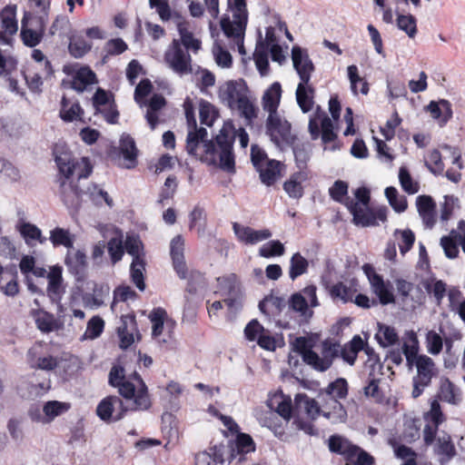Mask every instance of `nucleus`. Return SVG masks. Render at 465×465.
<instances>
[{
    "mask_svg": "<svg viewBox=\"0 0 465 465\" xmlns=\"http://www.w3.org/2000/svg\"><path fill=\"white\" fill-rule=\"evenodd\" d=\"M311 145L310 144H296L293 146V154L297 167L301 172L307 167V163L311 158Z\"/></svg>",
    "mask_w": 465,
    "mask_h": 465,
    "instance_id": "obj_46",
    "label": "nucleus"
},
{
    "mask_svg": "<svg viewBox=\"0 0 465 465\" xmlns=\"http://www.w3.org/2000/svg\"><path fill=\"white\" fill-rule=\"evenodd\" d=\"M70 405L58 401H49L43 406V412L45 413V420L50 423L56 417L67 411Z\"/></svg>",
    "mask_w": 465,
    "mask_h": 465,
    "instance_id": "obj_43",
    "label": "nucleus"
},
{
    "mask_svg": "<svg viewBox=\"0 0 465 465\" xmlns=\"http://www.w3.org/2000/svg\"><path fill=\"white\" fill-rule=\"evenodd\" d=\"M373 292L378 296L382 305L395 302V297L392 292V285L390 282H385L382 276H374L373 282L371 285Z\"/></svg>",
    "mask_w": 465,
    "mask_h": 465,
    "instance_id": "obj_19",
    "label": "nucleus"
},
{
    "mask_svg": "<svg viewBox=\"0 0 465 465\" xmlns=\"http://www.w3.org/2000/svg\"><path fill=\"white\" fill-rule=\"evenodd\" d=\"M424 420L427 423L440 426L443 422V414L440 405L437 401H433L430 404V410L424 414Z\"/></svg>",
    "mask_w": 465,
    "mask_h": 465,
    "instance_id": "obj_64",
    "label": "nucleus"
},
{
    "mask_svg": "<svg viewBox=\"0 0 465 465\" xmlns=\"http://www.w3.org/2000/svg\"><path fill=\"white\" fill-rule=\"evenodd\" d=\"M314 88L312 84L299 83L296 89V101L302 111V113H308L312 109L314 101Z\"/></svg>",
    "mask_w": 465,
    "mask_h": 465,
    "instance_id": "obj_21",
    "label": "nucleus"
},
{
    "mask_svg": "<svg viewBox=\"0 0 465 465\" xmlns=\"http://www.w3.org/2000/svg\"><path fill=\"white\" fill-rule=\"evenodd\" d=\"M104 328V320L100 316H94L87 322V327L84 334V338L91 340L96 339L101 335Z\"/></svg>",
    "mask_w": 465,
    "mask_h": 465,
    "instance_id": "obj_55",
    "label": "nucleus"
},
{
    "mask_svg": "<svg viewBox=\"0 0 465 465\" xmlns=\"http://www.w3.org/2000/svg\"><path fill=\"white\" fill-rule=\"evenodd\" d=\"M37 328L43 332H51L54 328V315L44 311L34 313Z\"/></svg>",
    "mask_w": 465,
    "mask_h": 465,
    "instance_id": "obj_51",
    "label": "nucleus"
},
{
    "mask_svg": "<svg viewBox=\"0 0 465 465\" xmlns=\"http://www.w3.org/2000/svg\"><path fill=\"white\" fill-rule=\"evenodd\" d=\"M302 361L312 366L314 370L319 371H327L332 363L331 358H321L314 351H305L302 357Z\"/></svg>",
    "mask_w": 465,
    "mask_h": 465,
    "instance_id": "obj_38",
    "label": "nucleus"
},
{
    "mask_svg": "<svg viewBox=\"0 0 465 465\" xmlns=\"http://www.w3.org/2000/svg\"><path fill=\"white\" fill-rule=\"evenodd\" d=\"M255 450V443L252 438L243 432H238L235 446L230 450V462L236 457V454H246Z\"/></svg>",
    "mask_w": 465,
    "mask_h": 465,
    "instance_id": "obj_28",
    "label": "nucleus"
},
{
    "mask_svg": "<svg viewBox=\"0 0 465 465\" xmlns=\"http://www.w3.org/2000/svg\"><path fill=\"white\" fill-rule=\"evenodd\" d=\"M309 268L308 261L300 253L295 252L290 260L289 277L294 281L301 275L307 272Z\"/></svg>",
    "mask_w": 465,
    "mask_h": 465,
    "instance_id": "obj_36",
    "label": "nucleus"
},
{
    "mask_svg": "<svg viewBox=\"0 0 465 465\" xmlns=\"http://www.w3.org/2000/svg\"><path fill=\"white\" fill-rule=\"evenodd\" d=\"M64 264L68 272L74 275L76 281H83L88 266L87 256L82 250H67L64 257Z\"/></svg>",
    "mask_w": 465,
    "mask_h": 465,
    "instance_id": "obj_9",
    "label": "nucleus"
},
{
    "mask_svg": "<svg viewBox=\"0 0 465 465\" xmlns=\"http://www.w3.org/2000/svg\"><path fill=\"white\" fill-rule=\"evenodd\" d=\"M386 219V207L379 208L377 211H373L368 208V206L365 209L361 206L360 209L354 213L352 222L355 225L369 227L378 225V220L381 222H385Z\"/></svg>",
    "mask_w": 465,
    "mask_h": 465,
    "instance_id": "obj_12",
    "label": "nucleus"
},
{
    "mask_svg": "<svg viewBox=\"0 0 465 465\" xmlns=\"http://www.w3.org/2000/svg\"><path fill=\"white\" fill-rule=\"evenodd\" d=\"M25 79L28 85V88L34 93H41L43 79H45V70H37L35 72L29 71L28 74L25 75Z\"/></svg>",
    "mask_w": 465,
    "mask_h": 465,
    "instance_id": "obj_56",
    "label": "nucleus"
},
{
    "mask_svg": "<svg viewBox=\"0 0 465 465\" xmlns=\"http://www.w3.org/2000/svg\"><path fill=\"white\" fill-rule=\"evenodd\" d=\"M304 176L302 172L293 173L289 180L284 182L283 190L293 199H300L303 195V187L301 184L300 178Z\"/></svg>",
    "mask_w": 465,
    "mask_h": 465,
    "instance_id": "obj_39",
    "label": "nucleus"
},
{
    "mask_svg": "<svg viewBox=\"0 0 465 465\" xmlns=\"http://www.w3.org/2000/svg\"><path fill=\"white\" fill-rule=\"evenodd\" d=\"M199 115L202 124H205L207 126L213 125L216 117L214 106L209 102L202 99L199 104Z\"/></svg>",
    "mask_w": 465,
    "mask_h": 465,
    "instance_id": "obj_50",
    "label": "nucleus"
},
{
    "mask_svg": "<svg viewBox=\"0 0 465 465\" xmlns=\"http://www.w3.org/2000/svg\"><path fill=\"white\" fill-rule=\"evenodd\" d=\"M348 77L351 82V89L353 94L357 95V84L361 83V93L367 94L369 93V84L366 81H363L358 74V67L355 64L349 65L347 68Z\"/></svg>",
    "mask_w": 465,
    "mask_h": 465,
    "instance_id": "obj_49",
    "label": "nucleus"
},
{
    "mask_svg": "<svg viewBox=\"0 0 465 465\" xmlns=\"http://www.w3.org/2000/svg\"><path fill=\"white\" fill-rule=\"evenodd\" d=\"M16 7L15 5H6L0 12L1 27L12 35L17 32V21L15 19Z\"/></svg>",
    "mask_w": 465,
    "mask_h": 465,
    "instance_id": "obj_31",
    "label": "nucleus"
},
{
    "mask_svg": "<svg viewBox=\"0 0 465 465\" xmlns=\"http://www.w3.org/2000/svg\"><path fill=\"white\" fill-rule=\"evenodd\" d=\"M145 259L135 258V260L132 261L130 266V274L132 282L135 284V286L140 291H144L145 283L143 272L145 271Z\"/></svg>",
    "mask_w": 465,
    "mask_h": 465,
    "instance_id": "obj_33",
    "label": "nucleus"
},
{
    "mask_svg": "<svg viewBox=\"0 0 465 465\" xmlns=\"http://www.w3.org/2000/svg\"><path fill=\"white\" fill-rule=\"evenodd\" d=\"M282 95V86L278 82L273 83L262 96V107L271 114L277 113Z\"/></svg>",
    "mask_w": 465,
    "mask_h": 465,
    "instance_id": "obj_23",
    "label": "nucleus"
},
{
    "mask_svg": "<svg viewBox=\"0 0 465 465\" xmlns=\"http://www.w3.org/2000/svg\"><path fill=\"white\" fill-rule=\"evenodd\" d=\"M328 447L331 452L342 455L346 461H352L356 457L359 447L341 435H331L328 440Z\"/></svg>",
    "mask_w": 465,
    "mask_h": 465,
    "instance_id": "obj_13",
    "label": "nucleus"
},
{
    "mask_svg": "<svg viewBox=\"0 0 465 465\" xmlns=\"http://www.w3.org/2000/svg\"><path fill=\"white\" fill-rule=\"evenodd\" d=\"M426 347L430 354H440L443 347L441 336L434 331H429L426 333Z\"/></svg>",
    "mask_w": 465,
    "mask_h": 465,
    "instance_id": "obj_58",
    "label": "nucleus"
},
{
    "mask_svg": "<svg viewBox=\"0 0 465 465\" xmlns=\"http://www.w3.org/2000/svg\"><path fill=\"white\" fill-rule=\"evenodd\" d=\"M385 196L396 213H402L408 207L407 199L404 195H399L398 190L393 186L385 189Z\"/></svg>",
    "mask_w": 465,
    "mask_h": 465,
    "instance_id": "obj_40",
    "label": "nucleus"
},
{
    "mask_svg": "<svg viewBox=\"0 0 465 465\" xmlns=\"http://www.w3.org/2000/svg\"><path fill=\"white\" fill-rule=\"evenodd\" d=\"M399 180L401 188L409 194H414L419 191V184L413 182L409 171L405 167L400 168Z\"/></svg>",
    "mask_w": 465,
    "mask_h": 465,
    "instance_id": "obj_60",
    "label": "nucleus"
},
{
    "mask_svg": "<svg viewBox=\"0 0 465 465\" xmlns=\"http://www.w3.org/2000/svg\"><path fill=\"white\" fill-rule=\"evenodd\" d=\"M114 153L123 155L124 160L127 162L124 165L126 168L134 167L137 163L138 150L134 138L130 134H123L120 138L119 147H112L110 150V155Z\"/></svg>",
    "mask_w": 465,
    "mask_h": 465,
    "instance_id": "obj_10",
    "label": "nucleus"
},
{
    "mask_svg": "<svg viewBox=\"0 0 465 465\" xmlns=\"http://www.w3.org/2000/svg\"><path fill=\"white\" fill-rule=\"evenodd\" d=\"M285 248L278 240H272L263 244L259 249V255L264 258L281 256L284 253Z\"/></svg>",
    "mask_w": 465,
    "mask_h": 465,
    "instance_id": "obj_52",
    "label": "nucleus"
},
{
    "mask_svg": "<svg viewBox=\"0 0 465 465\" xmlns=\"http://www.w3.org/2000/svg\"><path fill=\"white\" fill-rule=\"evenodd\" d=\"M207 130L204 127L195 129H189L186 137V151L191 155L197 154V148L200 143H203V153L202 161L207 163L210 165L216 164V142L213 140H206Z\"/></svg>",
    "mask_w": 465,
    "mask_h": 465,
    "instance_id": "obj_3",
    "label": "nucleus"
},
{
    "mask_svg": "<svg viewBox=\"0 0 465 465\" xmlns=\"http://www.w3.org/2000/svg\"><path fill=\"white\" fill-rule=\"evenodd\" d=\"M400 234L399 240V248L400 252L402 255H404L406 252H408L413 246V243L415 242V235L413 232L410 229L406 230H396L394 232V235L397 236Z\"/></svg>",
    "mask_w": 465,
    "mask_h": 465,
    "instance_id": "obj_53",
    "label": "nucleus"
},
{
    "mask_svg": "<svg viewBox=\"0 0 465 465\" xmlns=\"http://www.w3.org/2000/svg\"><path fill=\"white\" fill-rule=\"evenodd\" d=\"M256 171L260 174L261 182L267 186H272L281 177V162L276 160L266 161L264 165Z\"/></svg>",
    "mask_w": 465,
    "mask_h": 465,
    "instance_id": "obj_18",
    "label": "nucleus"
},
{
    "mask_svg": "<svg viewBox=\"0 0 465 465\" xmlns=\"http://www.w3.org/2000/svg\"><path fill=\"white\" fill-rule=\"evenodd\" d=\"M218 289L223 295H231L240 292L237 285V277L234 273L227 276L218 277Z\"/></svg>",
    "mask_w": 465,
    "mask_h": 465,
    "instance_id": "obj_45",
    "label": "nucleus"
},
{
    "mask_svg": "<svg viewBox=\"0 0 465 465\" xmlns=\"http://www.w3.org/2000/svg\"><path fill=\"white\" fill-rule=\"evenodd\" d=\"M233 22L229 17H223L221 20V28L223 34L229 37L236 40H241L244 36V31L247 25L246 17L233 18Z\"/></svg>",
    "mask_w": 465,
    "mask_h": 465,
    "instance_id": "obj_17",
    "label": "nucleus"
},
{
    "mask_svg": "<svg viewBox=\"0 0 465 465\" xmlns=\"http://www.w3.org/2000/svg\"><path fill=\"white\" fill-rule=\"evenodd\" d=\"M177 29L180 35L181 46L183 45L186 52L192 51L194 54L201 49V41L195 38L192 32L188 29V24L186 22H180L177 25Z\"/></svg>",
    "mask_w": 465,
    "mask_h": 465,
    "instance_id": "obj_26",
    "label": "nucleus"
},
{
    "mask_svg": "<svg viewBox=\"0 0 465 465\" xmlns=\"http://www.w3.org/2000/svg\"><path fill=\"white\" fill-rule=\"evenodd\" d=\"M167 318V312L161 307L154 308L149 314V320L152 323V337L157 340L159 343H165L166 340H160L159 337L163 333L164 321Z\"/></svg>",
    "mask_w": 465,
    "mask_h": 465,
    "instance_id": "obj_27",
    "label": "nucleus"
},
{
    "mask_svg": "<svg viewBox=\"0 0 465 465\" xmlns=\"http://www.w3.org/2000/svg\"><path fill=\"white\" fill-rule=\"evenodd\" d=\"M54 154L59 171L56 179L59 196L68 209L76 210L84 192L74 183L73 176L76 173L77 180L85 179L92 173L93 166L88 158L75 160L71 152L58 145L54 147Z\"/></svg>",
    "mask_w": 465,
    "mask_h": 465,
    "instance_id": "obj_2",
    "label": "nucleus"
},
{
    "mask_svg": "<svg viewBox=\"0 0 465 465\" xmlns=\"http://www.w3.org/2000/svg\"><path fill=\"white\" fill-rule=\"evenodd\" d=\"M130 378L134 380L137 385L126 379L123 366L114 364L111 368L108 383L118 390L123 399L110 395L98 403L96 414L103 421L115 422L121 420L128 411H144L152 407L151 395L141 375L134 371Z\"/></svg>",
    "mask_w": 465,
    "mask_h": 465,
    "instance_id": "obj_1",
    "label": "nucleus"
},
{
    "mask_svg": "<svg viewBox=\"0 0 465 465\" xmlns=\"http://www.w3.org/2000/svg\"><path fill=\"white\" fill-rule=\"evenodd\" d=\"M233 140V135L231 134V132L225 125L215 137L216 146L220 149V168L228 173H234L235 171L234 155L232 153Z\"/></svg>",
    "mask_w": 465,
    "mask_h": 465,
    "instance_id": "obj_6",
    "label": "nucleus"
},
{
    "mask_svg": "<svg viewBox=\"0 0 465 465\" xmlns=\"http://www.w3.org/2000/svg\"><path fill=\"white\" fill-rule=\"evenodd\" d=\"M84 111L79 103L70 105L69 100L64 95L61 101L60 117L64 122L70 123L75 120Z\"/></svg>",
    "mask_w": 465,
    "mask_h": 465,
    "instance_id": "obj_37",
    "label": "nucleus"
},
{
    "mask_svg": "<svg viewBox=\"0 0 465 465\" xmlns=\"http://www.w3.org/2000/svg\"><path fill=\"white\" fill-rule=\"evenodd\" d=\"M235 105L241 115L244 117L248 123H251L252 120L256 117L255 107L246 95L239 99Z\"/></svg>",
    "mask_w": 465,
    "mask_h": 465,
    "instance_id": "obj_63",
    "label": "nucleus"
},
{
    "mask_svg": "<svg viewBox=\"0 0 465 465\" xmlns=\"http://www.w3.org/2000/svg\"><path fill=\"white\" fill-rule=\"evenodd\" d=\"M86 193L94 204L100 205L105 203L109 207H112L114 204L113 199L109 196L108 193L96 184L89 186Z\"/></svg>",
    "mask_w": 465,
    "mask_h": 465,
    "instance_id": "obj_47",
    "label": "nucleus"
},
{
    "mask_svg": "<svg viewBox=\"0 0 465 465\" xmlns=\"http://www.w3.org/2000/svg\"><path fill=\"white\" fill-rule=\"evenodd\" d=\"M92 45L88 44L83 38H73L69 43V53L75 58L83 57L88 51H90Z\"/></svg>",
    "mask_w": 465,
    "mask_h": 465,
    "instance_id": "obj_61",
    "label": "nucleus"
},
{
    "mask_svg": "<svg viewBox=\"0 0 465 465\" xmlns=\"http://www.w3.org/2000/svg\"><path fill=\"white\" fill-rule=\"evenodd\" d=\"M106 248L111 257L113 264H115L116 262L122 260V257L124 252V248L123 245V241L120 238H111L106 244Z\"/></svg>",
    "mask_w": 465,
    "mask_h": 465,
    "instance_id": "obj_57",
    "label": "nucleus"
},
{
    "mask_svg": "<svg viewBox=\"0 0 465 465\" xmlns=\"http://www.w3.org/2000/svg\"><path fill=\"white\" fill-rule=\"evenodd\" d=\"M330 295L333 300H341L344 303L352 301L353 291L343 282H338L330 289Z\"/></svg>",
    "mask_w": 465,
    "mask_h": 465,
    "instance_id": "obj_54",
    "label": "nucleus"
},
{
    "mask_svg": "<svg viewBox=\"0 0 465 465\" xmlns=\"http://www.w3.org/2000/svg\"><path fill=\"white\" fill-rule=\"evenodd\" d=\"M94 83H96L95 74L88 66H83L76 71L71 86L76 92L83 93L88 85Z\"/></svg>",
    "mask_w": 465,
    "mask_h": 465,
    "instance_id": "obj_24",
    "label": "nucleus"
},
{
    "mask_svg": "<svg viewBox=\"0 0 465 465\" xmlns=\"http://www.w3.org/2000/svg\"><path fill=\"white\" fill-rule=\"evenodd\" d=\"M427 168L434 174H440L444 170L441 154L439 150H432L425 161Z\"/></svg>",
    "mask_w": 465,
    "mask_h": 465,
    "instance_id": "obj_59",
    "label": "nucleus"
},
{
    "mask_svg": "<svg viewBox=\"0 0 465 465\" xmlns=\"http://www.w3.org/2000/svg\"><path fill=\"white\" fill-rule=\"evenodd\" d=\"M289 308L300 313L301 316L305 318H311L313 315V312L309 309L308 301L305 300V296L302 293L295 292L291 295L289 299Z\"/></svg>",
    "mask_w": 465,
    "mask_h": 465,
    "instance_id": "obj_34",
    "label": "nucleus"
},
{
    "mask_svg": "<svg viewBox=\"0 0 465 465\" xmlns=\"http://www.w3.org/2000/svg\"><path fill=\"white\" fill-rule=\"evenodd\" d=\"M30 16V13H25L22 19L20 36L25 46L35 47L39 45L43 39L45 27V18L44 16H39L36 20V27L34 29L28 27L26 24V21Z\"/></svg>",
    "mask_w": 465,
    "mask_h": 465,
    "instance_id": "obj_8",
    "label": "nucleus"
},
{
    "mask_svg": "<svg viewBox=\"0 0 465 465\" xmlns=\"http://www.w3.org/2000/svg\"><path fill=\"white\" fill-rule=\"evenodd\" d=\"M243 96L244 94L239 90L238 84L233 81L226 83L224 87L221 89V97L230 108H234L235 104Z\"/></svg>",
    "mask_w": 465,
    "mask_h": 465,
    "instance_id": "obj_35",
    "label": "nucleus"
},
{
    "mask_svg": "<svg viewBox=\"0 0 465 465\" xmlns=\"http://www.w3.org/2000/svg\"><path fill=\"white\" fill-rule=\"evenodd\" d=\"M124 248L133 257V260L135 258L144 259L143 244L138 235L128 234Z\"/></svg>",
    "mask_w": 465,
    "mask_h": 465,
    "instance_id": "obj_44",
    "label": "nucleus"
},
{
    "mask_svg": "<svg viewBox=\"0 0 465 465\" xmlns=\"http://www.w3.org/2000/svg\"><path fill=\"white\" fill-rule=\"evenodd\" d=\"M16 227L28 245H31V241H38L43 244L47 240L46 237L43 236L42 231L33 223L22 222Z\"/></svg>",
    "mask_w": 465,
    "mask_h": 465,
    "instance_id": "obj_30",
    "label": "nucleus"
},
{
    "mask_svg": "<svg viewBox=\"0 0 465 465\" xmlns=\"http://www.w3.org/2000/svg\"><path fill=\"white\" fill-rule=\"evenodd\" d=\"M145 104L148 105V109L145 114L146 121L149 124L151 129L154 130L158 124L157 113L165 106L166 100L162 94H154Z\"/></svg>",
    "mask_w": 465,
    "mask_h": 465,
    "instance_id": "obj_25",
    "label": "nucleus"
},
{
    "mask_svg": "<svg viewBox=\"0 0 465 465\" xmlns=\"http://www.w3.org/2000/svg\"><path fill=\"white\" fill-rule=\"evenodd\" d=\"M417 375L413 377L421 381L422 387L430 385L434 370V362L431 358L427 355H420L416 362Z\"/></svg>",
    "mask_w": 465,
    "mask_h": 465,
    "instance_id": "obj_20",
    "label": "nucleus"
},
{
    "mask_svg": "<svg viewBox=\"0 0 465 465\" xmlns=\"http://www.w3.org/2000/svg\"><path fill=\"white\" fill-rule=\"evenodd\" d=\"M184 241L181 235H177L171 241L170 254L173 266L180 279L187 278V267L184 260Z\"/></svg>",
    "mask_w": 465,
    "mask_h": 465,
    "instance_id": "obj_11",
    "label": "nucleus"
},
{
    "mask_svg": "<svg viewBox=\"0 0 465 465\" xmlns=\"http://www.w3.org/2000/svg\"><path fill=\"white\" fill-rule=\"evenodd\" d=\"M426 110L433 119L439 121L441 127L452 118L453 114L451 104L446 99H440L438 102L430 101L426 106Z\"/></svg>",
    "mask_w": 465,
    "mask_h": 465,
    "instance_id": "obj_14",
    "label": "nucleus"
},
{
    "mask_svg": "<svg viewBox=\"0 0 465 465\" xmlns=\"http://www.w3.org/2000/svg\"><path fill=\"white\" fill-rule=\"evenodd\" d=\"M434 453L439 456L440 465H446L456 455V449L449 434L443 433L436 440Z\"/></svg>",
    "mask_w": 465,
    "mask_h": 465,
    "instance_id": "obj_15",
    "label": "nucleus"
},
{
    "mask_svg": "<svg viewBox=\"0 0 465 465\" xmlns=\"http://www.w3.org/2000/svg\"><path fill=\"white\" fill-rule=\"evenodd\" d=\"M397 26L400 30L405 32L410 38H413L417 34L416 18L411 15H399Z\"/></svg>",
    "mask_w": 465,
    "mask_h": 465,
    "instance_id": "obj_48",
    "label": "nucleus"
},
{
    "mask_svg": "<svg viewBox=\"0 0 465 465\" xmlns=\"http://www.w3.org/2000/svg\"><path fill=\"white\" fill-rule=\"evenodd\" d=\"M295 402L299 406H302L306 414L312 419L315 420L322 411L318 402L314 399L309 398L306 394H297L295 397Z\"/></svg>",
    "mask_w": 465,
    "mask_h": 465,
    "instance_id": "obj_41",
    "label": "nucleus"
},
{
    "mask_svg": "<svg viewBox=\"0 0 465 465\" xmlns=\"http://www.w3.org/2000/svg\"><path fill=\"white\" fill-rule=\"evenodd\" d=\"M324 392L331 399H345L348 395V382L344 378H338L334 381L329 383L324 389Z\"/></svg>",
    "mask_w": 465,
    "mask_h": 465,
    "instance_id": "obj_42",
    "label": "nucleus"
},
{
    "mask_svg": "<svg viewBox=\"0 0 465 465\" xmlns=\"http://www.w3.org/2000/svg\"><path fill=\"white\" fill-rule=\"evenodd\" d=\"M292 60L293 67L300 77V83L309 84L315 68L307 51L298 45H294L292 49Z\"/></svg>",
    "mask_w": 465,
    "mask_h": 465,
    "instance_id": "obj_7",
    "label": "nucleus"
},
{
    "mask_svg": "<svg viewBox=\"0 0 465 465\" xmlns=\"http://www.w3.org/2000/svg\"><path fill=\"white\" fill-rule=\"evenodd\" d=\"M291 124L280 116L278 113L271 114L266 120V134L277 146L290 144L294 137L291 132Z\"/></svg>",
    "mask_w": 465,
    "mask_h": 465,
    "instance_id": "obj_4",
    "label": "nucleus"
},
{
    "mask_svg": "<svg viewBox=\"0 0 465 465\" xmlns=\"http://www.w3.org/2000/svg\"><path fill=\"white\" fill-rule=\"evenodd\" d=\"M379 331L375 335L379 344L385 348L399 342V335L394 327L379 323Z\"/></svg>",
    "mask_w": 465,
    "mask_h": 465,
    "instance_id": "obj_32",
    "label": "nucleus"
},
{
    "mask_svg": "<svg viewBox=\"0 0 465 465\" xmlns=\"http://www.w3.org/2000/svg\"><path fill=\"white\" fill-rule=\"evenodd\" d=\"M416 206L423 223L428 228L435 223L436 203L430 195H419L416 199Z\"/></svg>",
    "mask_w": 465,
    "mask_h": 465,
    "instance_id": "obj_16",
    "label": "nucleus"
},
{
    "mask_svg": "<svg viewBox=\"0 0 465 465\" xmlns=\"http://www.w3.org/2000/svg\"><path fill=\"white\" fill-rule=\"evenodd\" d=\"M152 90L153 84L149 79L145 78L141 80L134 90V101L140 106L144 105L146 102H144L143 99L151 94Z\"/></svg>",
    "mask_w": 465,
    "mask_h": 465,
    "instance_id": "obj_62",
    "label": "nucleus"
},
{
    "mask_svg": "<svg viewBox=\"0 0 465 465\" xmlns=\"http://www.w3.org/2000/svg\"><path fill=\"white\" fill-rule=\"evenodd\" d=\"M49 240L54 247L64 246L70 250L74 247V235L68 229L55 227L50 231Z\"/></svg>",
    "mask_w": 465,
    "mask_h": 465,
    "instance_id": "obj_29",
    "label": "nucleus"
},
{
    "mask_svg": "<svg viewBox=\"0 0 465 465\" xmlns=\"http://www.w3.org/2000/svg\"><path fill=\"white\" fill-rule=\"evenodd\" d=\"M164 59L172 70L181 75L192 72V58L188 52L181 46L180 41L173 39L165 52Z\"/></svg>",
    "mask_w": 465,
    "mask_h": 465,
    "instance_id": "obj_5",
    "label": "nucleus"
},
{
    "mask_svg": "<svg viewBox=\"0 0 465 465\" xmlns=\"http://www.w3.org/2000/svg\"><path fill=\"white\" fill-rule=\"evenodd\" d=\"M322 415L331 423L344 422L347 419L344 406L336 399H330V401L323 406Z\"/></svg>",
    "mask_w": 465,
    "mask_h": 465,
    "instance_id": "obj_22",
    "label": "nucleus"
}]
</instances>
